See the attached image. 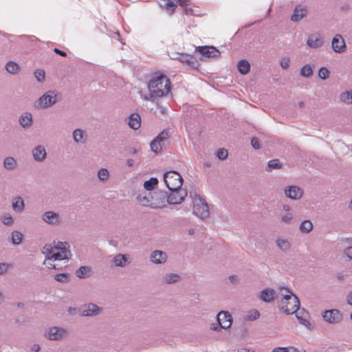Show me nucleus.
I'll return each instance as SVG.
<instances>
[{
    "label": "nucleus",
    "instance_id": "nucleus-1",
    "mask_svg": "<svg viewBox=\"0 0 352 352\" xmlns=\"http://www.w3.org/2000/svg\"><path fill=\"white\" fill-rule=\"evenodd\" d=\"M171 88L170 79L164 74H161L153 77L148 83L149 95L145 96L146 100H154L162 98L168 94Z\"/></svg>",
    "mask_w": 352,
    "mask_h": 352
},
{
    "label": "nucleus",
    "instance_id": "nucleus-2",
    "mask_svg": "<svg viewBox=\"0 0 352 352\" xmlns=\"http://www.w3.org/2000/svg\"><path fill=\"white\" fill-rule=\"evenodd\" d=\"M280 289L286 290V294H282L280 305L278 306L279 309L287 315L296 313L300 307L299 298L287 287H280Z\"/></svg>",
    "mask_w": 352,
    "mask_h": 352
},
{
    "label": "nucleus",
    "instance_id": "nucleus-3",
    "mask_svg": "<svg viewBox=\"0 0 352 352\" xmlns=\"http://www.w3.org/2000/svg\"><path fill=\"white\" fill-rule=\"evenodd\" d=\"M61 95L54 90H50L41 96L37 101L36 107L46 109L60 100Z\"/></svg>",
    "mask_w": 352,
    "mask_h": 352
},
{
    "label": "nucleus",
    "instance_id": "nucleus-4",
    "mask_svg": "<svg viewBox=\"0 0 352 352\" xmlns=\"http://www.w3.org/2000/svg\"><path fill=\"white\" fill-rule=\"evenodd\" d=\"M164 180L169 190H179L182 188L183 179L181 175L175 171L170 170L164 174Z\"/></svg>",
    "mask_w": 352,
    "mask_h": 352
},
{
    "label": "nucleus",
    "instance_id": "nucleus-5",
    "mask_svg": "<svg viewBox=\"0 0 352 352\" xmlns=\"http://www.w3.org/2000/svg\"><path fill=\"white\" fill-rule=\"evenodd\" d=\"M193 202V213L195 215L201 219H205L209 217L208 206L204 199L198 195H195Z\"/></svg>",
    "mask_w": 352,
    "mask_h": 352
},
{
    "label": "nucleus",
    "instance_id": "nucleus-6",
    "mask_svg": "<svg viewBox=\"0 0 352 352\" xmlns=\"http://www.w3.org/2000/svg\"><path fill=\"white\" fill-rule=\"evenodd\" d=\"M151 196L150 208L157 209L166 206V203H167V192L161 190H154L151 192Z\"/></svg>",
    "mask_w": 352,
    "mask_h": 352
},
{
    "label": "nucleus",
    "instance_id": "nucleus-7",
    "mask_svg": "<svg viewBox=\"0 0 352 352\" xmlns=\"http://www.w3.org/2000/svg\"><path fill=\"white\" fill-rule=\"evenodd\" d=\"M322 318L324 321L329 324H338L343 319L342 312L337 309L326 310L322 314Z\"/></svg>",
    "mask_w": 352,
    "mask_h": 352
},
{
    "label": "nucleus",
    "instance_id": "nucleus-8",
    "mask_svg": "<svg viewBox=\"0 0 352 352\" xmlns=\"http://www.w3.org/2000/svg\"><path fill=\"white\" fill-rule=\"evenodd\" d=\"M170 191V193L169 195L167 194V203L169 204H181L187 196L186 190L182 188Z\"/></svg>",
    "mask_w": 352,
    "mask_h": 352
},
{
    "label": "nucleus",
    "instance_id": "nucleus-9",
    "mask_svg": "<svg viewBox=\"0 0 352 352\" xmlns=\"http://www.w3.org/2000/svg\"><path fill=\"white\" fill-rule=\"evenodd\" d=\"M79 311L82 316L92 317L98 315L102 311V308L94 303L90 302L82 305Z\"/></svg>",
    "mask_w": 352,
    "mask_h": 352
},
{
    "label": "nucleus",
    "instance_id": "nucleus-10",
    "mask_svg": "<svg viewBox=\"0 0 352 352\" xmlns=\"http://www.w3.org/2000/svg\"><path fill=\"white\" fill-rule=\"evenodd\" d=\"M196 51L207 58H219L221 52L214 46H199L196 47Z\"/></svg>",
    "mask_w": 352,
    "mask_h": 352
},
{
    "label": "nucleus",
    "instance_id": "nucleus-11",
    "mask_svg": "<svg viewBox=\"0 0 352 352\" xmlns=\"http://www.w3.org/2000/svg\"><path fill=\"white\" fill-rule=\"evenodd\" d=\"M331 47L336 53H343L346 50V44L340 34H336L332 39Z\"/></svg>",
    "mask_w": 352,
    "mask_h": 352
},
{
    "label": "nucleus",
    "instance_id": "nucleus-12",
    "mask_svg": "<svg viewBox=\"0 0 352 352\" xmlns=\"http://www.w3.org/2000/svg\"><path fill=\"white\" fill-rule=\"evenodd\" d=\"M65 330L62 328L53 327L50 328L45 334V336L50 340H58L63 337Z\"/></svg>",
    "mask_w": 352,
    "mask_h": 352
},
{
    "label": "nucleus",
    "instance_id": "nucleus-13",
    "mask_svg": "<svg viewBox=\"0 0 352 352\" xmlns=\"http://www.w3.org/2000/svg\"><path fill=\"white\" fill-rule=\"evenodd\" d=\"M217 320L221 322L222 329H227L232 324V316L228 311H221L217 315Z\"/></svg>",
    "mask_w": 352,
    "mask_h": 352
},
{
    "label": "nucleus",
    "instance_id": "nucleus-14",
    "mask_svg": "<svg viewBox=\"0 0 352 352\" xmlns=\"http://www.w3.org/2000/svg\"><path fill=\"white\" fill-rule=\"evenodd\" d=\"M285 194L288 198L297 200L302 197L303 190L298 186H290L285 188Z\"/></svg>",
    "mask_w": 352,
    "mask_h": 352
},
{
    "label": "nucleus",
    "instance_id": "nucleus-15",
    "mask_svg": "<svg viewBox=\"0 0 352 352\" xmlns=\"http://www.w3.org/2000/svg\"><path fill=\"white\" fill-rule=\"evenodd\" d=\"M150 261L155 264H164L166 262L168 256L162 250H154L150 255Z\"/></svg>",
    "mask_w": 352,
    "mask_h": 352
},
{
    "label": "nucleus",
    "instance_id": "nucleus-16",
    "mask_svg": "<svg viewBox=\"0 0 352 352\" xmlns=\"http://www.w3.org/2000/svg\"><path fill=\"white\" fill-rule=\"evenodd\" d=\"M324 44V40L322 36L317 33L312 34L309 36L307 45L314 49L319 48L322 47Z\"/></svg>",
    "mask_w": 352,
    "mask_h": 352
},
{
    "label": "nucleus",
    "instance_id": "nucleus-17",
    "mask_svg": "<svg viewBox=\"0 0 352 352\" xmlns=\"http://www.w3.org/2000/svg\"><path fill=\"white\" fill-rule=\"evenodd\" d=\"M41 219L50 225H57L60 223L59 215L54 211L45 212L41 215Z\"/></svg>",
    "mask_w": 352,
    "mask_h": 352
},
{
    "label": "nucleus",
    "instance_id": "nucleus-18",
    "mask_svg": "<svg viewBox=\"0 0 352 352\" xmlns=\"http://www.w3.org/2000/svg\"><path fill=\"white\" fill-rule=\"evenodd\" d=\"M32 153L33 158L36 162H42L46 158V150L43 145H38L35 146L32 149Z\"/></svg>",
    "mask_w": 352,
    "mask_h": 352
},
{
    "label": "nucleus",
    "instance_id": "nucleus-19",
    "mask_svg": "<svg viewBox=\"0 0 352 352\" xmlns=\"http://www.w3.org/2000/svg\"><path fill=\"white\" fill-rule=\"evenodd\" d=\"M130 256L129 254H118L112 259V263L116 267H124L126 264H129Z\"/></svg>",
    "mask_w": 352,
    "mask_h": 352
},
{
    "label": "nucleus",
    "instance_id": "nucleus-20",
    "mask_svg": "<svg viewBox=\"0 0 352 352\" xmlns=\"http://www.w3.org/2000/svg\"><path fill=\"white\" fill-rule=\"evenodd\" d=\"M19 124L24 129H29L33 124L32 115L30 112L22 113L19 118Z\"/></svg>",
    "mask_w": 352,
    "mask_h": 352
},
{
    "label": "nucleus",
    "instance_id": "nucleus-21",
    "mask_svg": "<svg viewBox=\"0 0 352 352\" xmlns=\"http://www.w3.org/2000/svg\"><path fill=\"white\" fill-rule=\"evenodd\" d=\"M151 192L144 190L140 192L137 197L136 199L143 206L150 207L151 203Z\"/></svg>",
    "mask_w": 352,
    "mask_h": 352
},
{
    "label": "nucleus",
    "instance_id": "nucleus-22",
    "mask_svg": "<svg viewBox=\"0 0 352 352\" xmlns=\"http://www.w3.org/2000/svg\"><path fill=\"white\" fill-rule=\"evenodd\" d=\"M276 294V292L273 289L266 288L261 291L260 298L265 302H270L275 299Z\"/></svg>",
    "mask_w": 352,
    "mask_h": 352
},
{
    "label": "nucleus",
    "instance_id": "nucleus-23",
    "mask_svg": "<svg viewBox=\"0 0 352 352\" xmlns=\"http://www.w3.org/2000/svg\"><path fill=\"white\" fill-rule=\"evenodd\" d=\"M307 13V10L305 8H302L300 6H298L295 8L293 14L291 16V21L294 22L300 21L303 19Z\"/></svg>",
    "mask_w": 352,
    "mask_h": 352
},
{
    "label": "nucleus",
    "instance_id": "nucleus-24",
    "mask_svg": "<svg viewBox=\"0 0 352 352\" xmlns=\"http://www.w3.org/2000/svg\"><path fill=\"white\" fill-rule=\"evenodd\" d=\"M129 126L134 129L137 130L140 127L141 125V118L139 113H132L129 118Z\"/></svg>",
    "mask_w": 352,
    "mask_h": 352
},
{
    "label": "nucleus",
    "instance_id": "nucleus-25",
    "mask_svg": "<svg viewBox=\"0 0 352 352\" xmlns=\"http://www.w3.org/2000/svg\"><path fill=\"white\" fill-rule=\"evenodd\" d=\"M12 206L13 210L16 212H21L25 209V203L21 197H16L12 199Z\"/></svg>",
    "mask_w": 352,
    "mask_h": 352
},
{
    "label": "nucleus",
    "instance_id": "nucleus-26",
    "mask_svg": "<svg viewBox=\"0 0 352 352\" xmlns=\"http://www.w3.org/2000/svg\"><path fill=\"white\" fill-rule=\"evenodd\" d=\"M276 244L277 247L283 252L289 251L292 246V244L288 239H285L280 237L276 239Z\"/></svg>",
    "mask_w": 352,
    "mask_h": 352
},
{
    "label": "nucleus",
    "instance_id": "nucleus-27",
    "mask_svg": "<svg viewBox=\"0 0 352 352\" xmlns=\"http://www.w3.org/2000/svg\"><path fill=\"white\" fill-rule=\"evenodd\" d=\"M91 272V267L89 266H81L75 272V275L79 278L89 277Z\"/></svg>",
    "mask_w": 352,
    "mask_h": 352
},
{
    "label": "nucleus",
    "instance_id": "nucleus-28",
    "mask_svg": "<svg viewBox=\"0 0 352 352\" xmlns=\"http://www.w3.org/2000/svg\"><path fill=\"white\" fill-rule=\"evenodd\" d=\"M283 167V163L279 159H273L267 162V165L265 168L267 172H271L274 169H280Z\"/></svg>",
    "mask_w": 352,
    "mask_h": 352
},
{
    "label": "nucleus",
    "instance_id": "nucleus-29",
    "mask_svg": "<svg viewBox=\"0 0 352 352\" xmlns=\"http://www.w3.org/2000/svg\"><path fill=\"white\" fill-rule=\"evenodd\" d=\"M171 134L170 129L167 128L164 129L157 137V140L162 144L165 146L166 142L168 140Z\"/></svg>",
    "mask_w": 352,
    "mask_h": 352
},
{
    "label": "nucleus",
    "instance_id": "nucleus-30",
    "mask_svg": "<svg viewBox=\"0 0 352 352\" xmlns=\"http://www.w3.org/2000/svg\"><path fill=\"white\" fill-rule=\"evenodd\" d=\"M238 69L241 74H247L250 70V64L246 60H241L238 63Z\"/></svg>",
    "mask_w": 352,
    "mask_h": 352
},
{
    "label": "nucleus",
    "instance_id": "nucleus-31",
    "mask_svg": "<svg viewBox=\"0 0 352 352\" xmlns=\"http://www.w3.org/2000/svg\"><path fill=\"white\" fill-rule=\"evenodd\" d=\"M17 166L16 160L12 157H6L3 160V167L7 170H14Z\"/></svg>",
    "mask_w": 352,
    "mask_h": 352
},
{
    "label": "nucleus",
    "instance_id": "nucleus-32",
    "mask_svg": "<svg viewBox=\"0 0 352 352\" xmlns=\"http://www.w3.org/2000/svg\"><path fill=\"white\" fill-rule=\"evenodd\" d=\"M158 184V179L156 177H151L144 182V190L151 192Z\"/></svg>",
    "mask_w": 352,
    "mask_h": 352
},
{
    "label": "nucleus",
    "instance_id": "nucleus-33",
    "mask_svg": "<svg viewBox=\"0 0 352 352\" xmlns=\"http://www.w3.org/2000/svg\"><path fill=\"white\" fill-rule=\"evenodd\" d=\"M67 243L66 242L63 243L61 241H58L56 243L54 242L53 248L56 250H60L64 254H67L69 257L71 256V252L67 250Z\"/></svg>",
    "mask_w": 352,
    "mask_h": 352
},
{
    "label": "nucleus",
    "instance_id": "nucleus-34",
    "mask_svg": "<svg viewBox=\"0 0 352 352\" xmlns=\"http://www.w3.org/2000/svg\"><path fill=\"white\" fill-rule=\"evenodd\" d=\"M164 282L166 284H173L179 281L180 276L177 274L168 273L163 278Z\"/></svg>",
    "mask_w": 352,
    "mask_h": 352
},
{
    "label": "nucleus",
    "instance_id": "nucleus-35",
    "mask_svg": "<svg viewBox=\"0 0 352 352\" xmlns=\"http://www.w3.org/2000/svg\"><path fill=\"white\" fill-rule=\"evenodd\" d=\"M6 69L9 74H16L19 72L20 67L16 63L10 60L6 63Z\"/></svg>",
    "mask_w": 352,
    "mask_h": 352
},
{
    "label": "nucleus",
    "instance_id": "nucleus-36",
    "mask_svg": "<svg viewBox=\"0 0 352 352\" xmlns=\"http://www.w3.org/2000/svg\"><path fill=\"white\" fill-rule=\"evenodd\" d=\"M85 131L80 129H75L73 132V138L76 143L83 144L85 142Z\"/></svg>",
    "mask_w": 352,
    "mask_h": 352
},
{
    "label": "nucleus",
    "instance_id": "nucleus-37",
    "mask_svg": "<svg viewBox=\"0 0 352 352\" xmlns=\"http://www.w3.org/2000/svg\"><path fill=\"white\" fill-rule=\"evenodd\" d=\"M299 229L301 232L307 234L312 230L313 224L311 221L305 220L300 223Z\"/></svg>",
    "mask_w": 352,
    "mask_h": 352
},
{
    "label": "nucleus",
    "instance_id": "nucleus-38",
    "mask_svg": "<svg viewBox=\"0 0 352 352\" xmlns=\"http://www.w3.org/2000/svg\"><path fill=\"white\" fill-rule=\"evenodd\" d=\"M11 243L13 245H19L23 238V235L19 231L14 230L11 233Z\"/></svg>",
    "mask_w": 352,
    "mask_h": 352
},
{
    "label": "nucleus",
    "instance_id": "nucleus-39",
    "mask_svg": "<svg viewBox=\"0 0 352 352\" xmlns=\"http://www.w3.org/2000/svg\"><path fill=\"white\" fill-rule=\"evenodd\" d=\"M179 60L180 62L186 63L187 65L192 67H195L197 64V60L193 56L189 55H182L179 58Z\"/></svg>",
    "mask_w": 352,
    "mask_h": 352
},
{
    "label": "nucleus",
    "instance_id": "nucleus-40",
    "mask_svg": "<svg viewBox=\"0 0 352 352\" xmlns=\"http://www.w3.org/2000/svg\"><path fill=\"white\" fill-rule=\"evenodd\" d=\"M313 67L310 64H307L304 65L300 72V74L303 77H311L313 75Z\"/></svg>",
    "mask_w": 352,
    "mask_h": 352
},
{
    "label": "nucleus",
    "instance_id": "nucleus-41",
    "mask_svg": "<svg viewBox=\"0 0 352 352\" xmlns=\"http://www.w3.org/2000/svg\"><path fill=\"white\" fill-rule=\"evenodd\" d=\"M340 100L345 104H352V91L342 93L340 96Z\"/></svg>",
    "mask_w": 352,
    "mask_h": 352
},
{
    "label": "nucleus",
    "instance_id": "nucleus-42",
    "mask_svg": "<svg viewBox=\"0 0 352 352\" xmlns=\"http://www.w3.org/2000/svg\"><path fill=\"white\" fill-rule=\"evenodd\" d=\"M0 220L6 226H12L14 223L12 215L8 212L3 213L0 217Z\"/></svg>",
    "mask_w": 352,
    "mask_h": 352
},
{
    "label": "nucleus",
    "instance_id": "nucleus-43",
    "mask_svg": "<svg viewBox=\"0 0 352 352\" xmlns=\"http://www.w3.org/2000/svg\"><path fill=\"white\" fill-rule=\"evenodd\" d=\"M54 278L58 282L67 283L70 281V274L68 273L57 274L54 275Z\"/></svg>",
    "mask_w": 352,
    "mask_h": 352
},
{
    "label": "nucleus",
    "instance_id": "nucleus-44",
    "mask_svg": "<svg viewBox=\"0 0 352 352\" xmlns=\"http://www.w3.org/2000/svg\"><path fill=\"white\" fill-rule=\"evenodd\" d=\"M69 258H70V257L67 254H64L60 252H56V253L53 252V254H52L50 256L46 257V260H54V261H56V260L61 261V260H64V259L68 260Z\"/></svg>",
    "mask_w": 352,
    "mask_h": 352
},
{
    "label": "nucleus",
    "instance_id": "nucleus-45",
    "mask_svg": "<svg viewBox=\"0 0 352 352\" xmlns=\"http://www.w3.org/2000/svg\"><path fill=\"white\" fill-rule=\"evenodd\" d=\"M150 146L151 151L155 153L160 152L162 147L164 146L162 144H161L159 140H157L156 138L151 141Z\"/></svg>",
    "mask_w": 352,
    "mask_h": 352
},
{
    "label": "nucleus",
    "instance_id": "nucleus-46",
    "mask_svg": "<svg viewBox=\"0 0 352 352\" xmlns=\"http://www.w3.org/2000/svg\"><path fill=\"white\" fill-rule=\"evenodd\" d=\"M177 2L181 7L184 8L185 14H192L193 10L188 7V0H177Z\"/></svg>",
    "mask_w": 352,
    "mask_h": 352
},
{
    "label": "nucleus",
    "instance_id": "nucleus-47",
    "mask_svg": "<svg viewBox=\"0 0 352 352\" xmlns=\"http://www.w3.org/2000/svg\"><path fill=\"white\" fill-rule=\"evenodd\" d=\"M272 352H300L298 349L294 346L289 347H277L275 348Z\"/></svg>",
    "mask_w": 352,
    "mask_h": 352
},
{
    "label": "nucleus",
    "instance_id": "nucleus-48",
    "mask_svg": "<svg viewBox=\"0 0 352 352\" xmlns=\"http://www.w3.org/2000/svg\"><path fill=\"white\" fill-rule=\"evenodd\" d=\"M329 75H330V72L329 70L325 67H321L319 71H318V76L322 79V80H326L329 77Z\"/></svg>",
    "mask_w": 352,
    "mask_h": 352
},
{
    "label": "nucleus",
    "instance_id": "nucleus-49",
    "mask_svg": "<svg viewBox=\"0 0 352 352\" xmlns=\"http://www.w3.org/2000/svg\"><path fill=\"white\" fill-rule=\"evenodd\" d=\"M54 250V248H53L52 244H46L43 248L42 253L45 254V258H46L47 256H50L52 254H53Z\"/></svg>",
    "mask_w": 352,
    "mask_h": 352
},
{
    "label": "nucleus",
    "instance_id": "nucleus-50",
    "mask_svg": "<svg viewBox=\"0 0 352 352\" xmlns=\"http://www.w3.org/2000/svg\"><path fill=\"white\" fill-rule=\"evenodd\" d=\"M34 76L38 82L45 80V72L43 69H38L34 72Z\"/></svg>",
    "mask_w": 352,
    "mask_h": 352
},
{
    "label": "nucleus",
    "instance_id": "nucleus-51",
    "mask_svg": "<svg viewBox=\"0 0 352 352\" xmlns=\"http://www.w3.org/2000/svg\"><path fill=\"white\" fill-rule=\"evenodd\" d=\"M164 6L172 14L175 12L177 5L173 1L167 0Z\"/></svg>",
    "mask_w": 352,
    "mask_h": 352
},
{
    "label": "nucleus",
    "instance_id": "nucleus-52",
    "mask_svg": "<svg viewBox=\"0 0 352 352\" xmlns=\"http://www.w3.org/2000/svg\"><path fill=\"white\" fill-rule=\"evenodd\" d=\"M98 177L101 181H105L108 179L109 171L106 168H101L98 172Z\"/></svg>",
    "mask_w": 352,
    "mask_h": 352
},
{
    "label": "nucleus",
    "instance_id": "nucleus-53",
    "mask_svg": "<svg viewBox=\"0 0 352 352\" xmlns=\"http://www.w3.org/2000/svg\"><path fill=\"white\" fill-rule=\"evenodd\" d=\"M228 155V151L224 148H219L217 151V156L220 160H225L227 158Z\"/></svg>",
    "mask_w": 352,
    "mask_h": 352
},
{
    "label": "nucleus",
    "instance_id": "nucleus-54",
    "mask_svg": "<svg viewBox=\"0 0 352 352\" xmlns=\"http://www.w3.org/2000/svg\"><path fill=\"white\" fill-rule=\"evenodd\" d=\"M281 221L287 224H290L293 221V215L290 213L285 214L281 216Z\"/></svg>",
    "mask_w": 352,
    "mask_h": 352
},
{
    "label": "nucleus",
    "instance_id": "nucleus-55",
    "mask_svg": "<svg viewBox=\"0 0 352 352\" xmlns=\"http://www.w3.org/2000/svg\"><path fill=\"white\" fill-rule=\"evenodd\" d=\"M210 329L214 331H220L222 329L221 322L217 320V322L210 324Z\"/></svg>",
    "mask_w": 352,
    "mask_h": 352
},
{
    "label": "nucleus",
    "instance_id": "nucleus-56",
    "mask_svg": "<svg viewBox=\"0 0 352 352\" xmlns=\"http://www.w3.org/2000/svg\"><path fill=\"white\" fill-rule=\"evenodd\" d=\"M290 59L287 57H284L280 60V66L283 69H287L289 66Z\"/></svg>",
    "mask_w": 352,
    "mask_h": 352
},
{
    "label": "nucleus",
    "instance_id": "nucleus-57",
    "mask_svg": "<svg viewBox=\"0 0 352 352\" xmlns=\"http://www.w3.org/2000/svg\"><path fill=\"white\" fill-rule=\"evenodd\" d=\"M10 265L6 263H0V275L5 274L8 269H9Z\"/></svg>",
    "mask_w": 352,
    "mask_h": 352
},
{
    "label": "nucleus",
    "instance_id": "nucleus-58",
    "mask_svg": "<svg viewBox=\"0 0 352 352\" xmlns=\"http://www.w3.org/2000/svg\"><path fill=\"white\" fill-rule=\"evenodd\" d=\"M251 144L254 149H259L261 148L260 142L258 138H252L251 139Z\"/></svg>",
    "mask_w": 352,
    "mask_h": 352
},
{
    "label": "nucleus",
    "instance_id": "nucleus-59",
    "mask_svg": "<svg viewBox=\"0 0 352 352\" xmlns=\"http://www.w3.org/2000/svg\"><path fill=\"white\" fill-rule=\"evenodd\" d=\"M296 318H297L298 320L299 321V322L300 324H303V325H305V326H306L307 327H309V326H311L310 322L307 320L305 319L302 316H298V314H296Z\"/></svg>",
    "mask_w": 352,
    "mask_h": 352
},
{
    "label": "nucleus",
    "instance_id": "nucleus-60",
    "mask_svg": "<svg viewBox=\"0 0 352 352\" xmlns=\"http://www.w3.org/2000/svg\"><path fill=\"white\" fill-rule=\"evenodd\" d=\"M259 316H260V313L257 310L254 309L252 311V314L251 315H249L247 316V318L249 320H254L258 318Z\"/></svg>",
    "mask_w": 352,
    "mask_h": 352
},
{
    "label": "nucleus",
    "instance_id": "nucleus-61",
    "mask_svg": "<svg viewBox=\"0 0 352 352\" xmlns=\"http://www.w3.org/2000/svg\"><path fill=\"white\" fill-rule=\"evenodd\" d=\"M344 253L348 258L352 259V246L346 248Z\"/></svg>",
    "mask_w": 352,
    "mask_h": 352
},
{
    "label": "nucleus",
    "instance_id": "nucleus-62",
    "mask_svg": "<svg viewBox=\"0 0 352 352\" xmlns=\"http://www.w3.org/2000/svg\"><path fill=\"white\" fill-rule=\"evenodd\" d=\"M54 52L61 56L65 57L67 56V53L63 50H60L58 48H54Z\"/></svg>",
    "mask_w": 352,
    "mask_h": 352
},
{
    "label": "nucleus",
    "instance_id": "nucleus-63",
    "mask_svg": "<svg viewBox=\"0 0 352 352\" xmlns=\"http://www.w3.org/2000/svg\"><path fill=\"white\" fill-rule=\"evenodd\" d=\"M346 302L352 307V290L346 296Z\"/></svg>",
    "mask_w": 352,
    "mask_h": 352
},
{
    "label": "nucleus",
    "instance_id": "nucleus-64",
    "mask_svg": "<svg viewBox=\"0 0 352 352\" xmlns=\"http://www.w3.org/2000/svg\"><path fill=\"white\" fill-rule=\"evenodd\" d=\"M228 279L232 283H234V284H235L238 282V278L236 275L230 276L228 277Z\"/></svg>",
    "mask_w": 352,
    "mask_h": 352
}]
</instances>
